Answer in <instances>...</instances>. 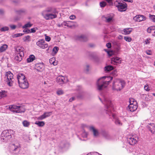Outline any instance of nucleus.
<instances>
[{"label":"nucleus","instance_id":"obj_1","mask_svg":"<svg viewBox=\"0 0 155 155\" xmlns=\"http://www.w3.org/2000/svg\"><path fill=\"white\" fill-rule=\"evenodd\" d=\"M101 97H99V99L105 105V110L106 111V114L111 117L110 118L113 117L114 120V121L116 124L119 126L122 125V123L113 112V107L111 101L106 96L101 94Z\"/></svg>","mask_w":155,"mask_h":155},{"label":"nucleus","instance_id":"obj_2","mask_svg":"<svg viewBox=\"0 0 155 155\" xmlns=\"http://www.w3.org/2000/svg\"><path fill=\"white\" fill-rule=\"evenodd\" d=\"M113 78L111 77L104 76L101 78L97 81V89L100 91L103 90L107 87Z\"/></svg>","mask_w":155,"mask_h":155},{"label":"nucleus","instance_id":"obj_3","mask_svg":"<svg viewBox=\"0 0 155 155\" xmlns=\"http://www.w3.org/2000/svg\"><path fill=\"white\" fill-rule=\"evenodd\" d=\"M125 84V81L122 79H114L112 83V89L114 91H120L124 87Z\"/></svg>","mask_w":155,"mask_h":155},{"label":"nucleus","instance_id":"obj_4","mask_svg":"<svg viewBox=\"0 0 155 155\" xmlns=\"http://www.w3.org/2000/svg\"><path fill=\"white\" fill-rule=\"evenodd\" d=\"M15 54L14 60L17 62L20 61L22 59V58L24 56V48L21 46H17L15 49Z\"/></svg>","mask_w":155,"mask_h":155},{"label":"nucleus","instance_id":"obj_5","mask_svg":"<svg viewBox=\"0 0 155 155\" xmlns=\"http://www.w3.org/2000/svg\"><path fill=\"white\" fill-rule=\"evenodd\" d=\"M51 9L48 8L43 11L41 13V15L46 20L52 19L57 17V15L55 13H51Z\"/></svg>","mask_w":155,"mask_h":155},{"label":"nucleus","instance_id":"obj_6","mask_svg":"<svg viewBox=\"0 0 155 155\" xmlns=\"http://www.w3.org/2000/svg\"><path fill=\"white\" fill-rule=\"evenodd\" d=\"M13 134V131L12 130H4L1 134V139L4 141H7L12 137V134Z\"/></svg>","mask_w":155,"mask_h":155},{"label":"nucleus","instance_id":"obj_7","mask_svg":"<svg viewBox=\"0 0 155 155\" xmlns=\"http://www.w3.org/2000/svg\"><path fill=\"white\" fill-rule=\"evenodd\" d=\"M9 110L15 113H22L25 111V107L23 106L11 105L9 107Z\"/></svg>","mask_w":155,"mask_h":155},{"label":"nucleus","instance_id":"obj_8","mask_svg":"<svg viewBox=\"0 0 155 155\" xmlns=\"http://www.w3.org/2000/svg\"><path fill=\"white\" fill-rule=\"evenodd\" d=\"M116 7L117 8L118 10L120 12L125 11L127 9V5L126 3L122 1L117 0L114 3Z\"/></svg>","mask_w":155,"mask_h":155},{"label":"nucleus","instance_id":"obj_9","mask_svg":"<svg viewBox=\"0 0 155 155\" xmlns=\"http://www.w3.org/2000/svg\"><path fill=\"white\" fill-rule=\"evenodd\" d=\"M130 104L128 106V110L131 112H134L137 108V103L134 99H129Z\"/></svg>","mask_w":155,"mask_h":155},{"label":"nucleus","instance_id":"obj_10","mask_svg":"<svg viewBox=\"0 0 155 155\" xmlns=\"http://www.w3.org/2000/svg\"><path fill=\"white\" fill-rule=\"evenodd\" d=\"M5 78H6V82L8 85L10 86H12L13 79V74L10 71L7 72L5 74Z\"/></svg>","mask_w":155,"mask_h":155},{"label":"nucleus","instance_id":"obj_11","mask_svg":"<svg viewBox=\"0 0 155 155\" xmlns=\"http://www.w3.org/2000/svg\"><path fill=\"white\" fill-rule=\"evenodd\" d=\"M21 150L20 144H13L11 146V150L12 153L14 154H18Z\"/></svg>","mask_w":155,"mask_h":155},{"label":"nucleus","instance_id":"obj_12","mask_svg":"<svg viewBox=\"0 0 155 155\" xmlns=\"http://www.w3.org/2000/svg\"><path fill=\"white\" fill-rule=\"evenodd\" d=\"M138 138L137 137L132 136L127 138L128 142L131 145H134L138 141Z\"/></svg>","mask_w":155,"mask_h":155},{"label":"nucleus","instance_id":"obj_13","mask_svg":"<svg viewBox=\"0 0 155 155\" xmlns=\"http://www.w3.org/2000/svg\"><path fill=\"white\" fill-rule=\"evenodd\" d=\"M36 45L41 48L45 49L48 47V45L47 44L45 43V40L44 39H40L36 43Z\"/></svg>","mask_w":155,"mask_h":155},{"label":"nucleus","instance_id":"obj_14","mask_svg":"<svg viewBox=\"0 0 155 155\" xmlns=\"http://www.w3.org/2000/svg\"><path fill=\"white\" fill-rule=\"evenodd\" d=\"M111 63L114 65H117L118 64H120L122 59L117 57H113L111 58Z\"/></svg>","mask_w":155,"mask_h":155},{"label":"nucleus","instance_id":"obj_15","mask_svg":"<svg viewBox=\"0 0 155 155\" xmlns=\"http://www.w3.org/2000/svg\"><path fill=\"white\" fill-rule=\"evenodd\" d=\"M19 86L22 89H25L27 88L29 85V84L27 79H25V80L18 83Z\"/></svg>","mask_w":155,"mask_h":155},{"label":"nucleus","instance_id":"obj_16","mask_svg":"<svg viewBox=\"0 0 155 155\" xmlns=\"http://www.w3.org/2000/svg\"><path fill=\"white\" fill-rule=\"evenodd\" d=\"M134 20L137 22H140L146 20L145 16L142 15H137L133 18Z\"/></svg>","mask_w":155,"mask_h":155},{"label":"nucleus","instance_id":"obj_17","mask_svg":"<svg viewBox=\"0 0 155 155\" xmlns=\"http://www.w3.org/2000/svg\"><path fill=\"white\" fill-rule=\"evenodd\" d=\"M17 76L18 83L25 80V79H27L24 74L22 73L18 74H17Z\"/></svg>","mask_w":155,"mask_h":155},{"label":"nucleus","instance_id":"obj_18","mask_svg":"<svg viewBox=\"0 0 155 155\" xmlns=\"http://www.w3.org/2000/svg\"><path fill=\"white\" fill-rule=\"evenodd\" d=\"M114 15L113 14H110L104 16V18L106 21L107 22H110L113 21Z\"/></svg>","mask_w":155,"mask_h":155},{"label":"nucleus","instance_id":"obj_19","mask_svg":"<svg viewBox=\"0 0 155 155\" xmlns=\"http://www.w3.org/2000/svg\"><path fill=\"white\" fill-rule=\"evenodd\" d=\"M52 113V112H48L44 113L43 114L40 116L38 117V120H42L50 116Z\"/></svg>","mask_w":155,"mask_h":155},{"label":"nucleus","instance_id":"obj_20","mask_svg":"<svg viewBox=\"0 0 155 155\" xmlns=\"http://www.w3.org/2000/svg\"><path fill=\"white\" fill-rule=\"evenodd\" d=\"M89 130L93 132L94 137H97L99 135V132L98 130L95 129L94 127H90Z\"/></svg>","mask_w":155,"mask_h":155},{"label":"nucleus","instance_id":"obj_21","mask_svg":"<svg viewBox=\"0 0 155 155\" xmlns=\"http://www.w3.org/2000/svg\"><path fill=\"white\" fill-rule=\"evenodd\" d=\"M35 66L36 70L38 71L41 72L44 69V67L43 63L37 64Z\"/></svg>","mask_w":155,"mask_h":155},{"label":"nucleus","instance_id":"obj_22","mask_svg":"<svg viewBox=\"0 0 155 155\" xmlns=\"http://www.w3.org/2000/svg\"><path fill=\"white\" fill-rule=\"evenodd\" d=\"M65 78L62 76H59L56 78V81L59 84H63L65 80Z\"/></svg>","mask_w":155,"mask_h":155},{"label":"nucleus","instance_id":"obj_23","mask_svg":"<svg viewBox=\"0 0 155 155\" xmlns=\"http://www.w3.org/2000/svg\"><path fill=\"white\" fill-rule=\"evenodd\" d=\"M148 127L149 130L152 133L155 132V124L153 123H150L148 126Z\"/></svg>","mask_w":155,"mask_h":155},{"label":"nucleus","instance_id":"obj_24","mask_svg":"<svg viewBox=\"0 0 155 155\" xmlns=\"http://www.w3.org/2000/svg\"><path fill=\"white\" fill-rule=\"evenodd\" d=\"M77 39L81 41H87V37L84 35H81L77 36Z\"/></svg>","mask_w":155,"mask_h":155},{"label":"nucleus","instance_id":"obj_25","mask_svg":"<svg viewBox=\"0 0 155 155\" xmlns=\"http://www.w3.org/2000/svg\"><path fill=\"white\" fill-rule=\"evenodd\" d=\"M16 12L18 15H25L27 12L26 10L24 9H21L16 10Z\"/></svg>","mask_w":155,"mask_h":155},{"label":"nucleus","instance_id":"obj_26","mask_svg":"<svg viewBox=\"0 0 155 155\" xmlns=\"http://www.w3.org/2000/svg\"><path fill=\"white\" fill-rule=\"evenodd\" d=\"M132 28H128L124 29L123 31L124 35H128L132 31Z\"/></svg>","mask_w":155,"mask_h":155},{"label":"nucleus","instance_id":"obj_27","mask_svg":"<svg viewBox=\"0 0 155 155\" xmlns=\"http://www.w3.org/2000/svg\"><path fill=\"white\" fill-rule=\"evenodd\" d=\"M105 71L106 72H108L113 69L114 68L111 65H108L105 67L104 68Z\"/></svg>","mask_w":155,"mask_h":155},{"label":"nucleus","instance_id":"obj_28","mask_svg":"<svg viewBox=\"0 0 155 155\" xmlns=\"http://www.w3.org/2000/svg\"><path fill=\"white\" fill-rule=\"evenodd\" d=\"M35 59V57L33 55H31L27 59V62L29 63L33 61Z\"/></svg>","mask_w":155,"mask_h":155},{"label":"nucleus","instance_id":"obj_29","mask_svg":"<svg viewBox=\"0 0 155 155\" xmlns=\"http://www.w3.org/2000/svg\"><path fill=\"white\" fill-rule=\"evenodd\" d=\"M49 62L51 64H53L54 65H56L57 64V62L55 61V58L54 57L49 59Z\"/></svg>","mask_w":155,"mask_h":155},{"label":"nucleus","instance_id":"obj_30","mask_svg":"<svg viewBox=\"0 0 155 155\" xmlns=\"http://www.w3.org/2000/svg\"><path fill=\"white\" fill-rule=\"evenodd\" d=\"M8 48V46L6 44L3 45L0 47V52H3L5 51Z\"/></svg>","mask_w":155,"mask_h":155},{"label":"nucleus","instance_id":"obj_31","mask_svg":"<svg viewBox=\"0 0 155 155\" xmlns=\"http://www.w3.org/2000/svg\"><path fill=\"white\" fill-rule=\"evenodd\" d=\"M35 124L39 127H42L45 125V123L44 121H36Z\"/></svg>","mask_w":155,"mask_h":155},{"label":"nucleus","instance_id":"obj_32","mask_svg":"<svg viewBox=\"0 0 155 155\" xmlns=\"http://www.w3.org/2000/svg\"><path fill=\"white\" fill-rule=\"evenodd\" d=\"M7 96L6 91H0V99Z\"/></svg>","mask_w":155,"mask_h":155},{"label":"nucleus","instance_id":"obj_33","mask_svg":"<svg viewBox=\"0 0 155 155\" xmlns=\"http://www.w3.org/2000/svg\"><path fill=\"white\" fill-rule=\"evenodd\" d=\"M23 125L25 127H28L30 125V123L28 121L25 120L22 122Z\"/></svg>","mask_w":155,"mask_h":155},{"label":"nucleus","instance_id":"obj_34","mask_svg":"<svg viewBox=\"0 0 155 155\" xmlns=\"http://www.w3.org/2000/svg\"><path fill=\"white\" fill-rule=\"evenodd\" d=\"M90 70V66L88 64H86L84 68V71L85 73H88Z\"/></svg>","mask_w":155,"mask_h":155},{"label":"nucleus","instance_id":"obj_35","mask_svg":"<svg viewBox=\"0 0 155 155\" xmlns=\"http://www.w3.org/2000/svg\"><path fill=\"white\" fill-rule=\"evenodd\" d=\"M32 25L29 22L25 24L24 25L22 26L23 28H26L28 27H30Z\"/></svg>","mask_w":155,"mask_h":155},{"label":"nucleus","instance_id":"obj_36","mask_svg":"<svg viewBox=\"0 0 155 155\" xmlns=\"http://www.w3.org/2000/svg\"><path fill=\"white\" fill-rule=\"evenodd\" d=\"M59 50L58 47H54L53 49V52H54L55 54H56L58 52Z\"/></svg>","mask_w":155,"mask_h":155},{"label":"nucleus","instance_id":"obj_37","mask_svg":"<svg viewBox=\"0 0 155 155\" xmlns=\"http://www.w3.org/2000/svg\"><path fill=\"white\" fill-rule=\"evenodd\" d=\"M30 36L28 35L27 36H26L24 37L23 38V40L24 41H30Z\"/></svg>","mask_w":155,"mask_h":155},{"label":"nucleus","instance_id":"obj_38","mask_svg":"<svg viewBox=\"0 0 155 155\" xmlns=\"http://www.w3.org/2000/svg\"><path fill=\"white\" fill-rule=\"evenodd\" d=\"M9 30V28L8 27L5 26L1 28L0 31H8Z\"/></svg>","mask_w":155,"mask_h":155},{"label":"nucleus","instance_id":"obj_39","mask_svg":"<svg viewBox=\"0 0 155 155\" xmlns=\"http://www.w3.org/2000/svg\"><path fill=\"white\" fill-rule=\"evenodd\" d=\"M108 4L109 6H112L113 4V0H104Z\"/></svg>","mask_w":155,"mask_h":155},{"label":"nucleus","instance_id":"obj_40","mask_svg":"<svg viewBox=\"0 0 155 155\" xmlns=\"http://www.w3.org/2000/svg\"><path fill=\"white\" fill-rule=\"evenodd\" d=\"M124 38L127 41L130 42L132 41V38L130 37L127 36H125Z\"/></svg>","mask_w":155,"mask_h":155},{"label":"nucleus","instance_id":"obj_41","mask_svg":"<svg viewBox=\"0 0 155 155\" xmlns=\"http://www.w3.org/2000/svg\"><path fill=\"white\" fill-rule=\"evenodd\" d=\"M150 18L153 22H155V15H149Z\"/></svg>","mask_w":155,"mask_h":155},{"label":"nucleus","instance_id":"obj_42","mask_svg":"<svg viewBox=\"0 0 155 155\" xmlns=\"http://www.w3.org/2000/svg\"><path fill=\"white\" fill-rule=\"evenodd\" d=\"M87 135V133L85 131H83V133L81 134L82 136L84 138H86Z\"/></svg>","mask_w":155,"mask_h":155},{"label":"nucleus","instance_id":"obj_43","mask_svg":"<svg viewBox=\"0 0 155 155\" xmlns=\"http://www.w3.org/2000/svg\"><path fill=\"white\" fill-rule=\"evenodd\" d=\"M100 6L101 7H104L106 5V3L104 2H102L100 3Z\"/></svg>","mask_w":155,"mask_h":155},{"label":"nucleus","instance_id":"obj_44","mask_svg":"<svg viewBox=\"0 0 155 155\" xmlns=\"http://www.w3.org/2000/svg\"><path fill=\"white\" fill-rule=\"evenodd\" d=\"M61 26H62V27H64L65 26H68V23L67 22L64 21L61 24Z\"/></svg>","mask_w":155,"mask_h":155},{"label":"nucleus","instance_id":"obj_45","mask_svg":"<svg viewBox=\"0 0 155 155\" xmlns=\"http://www.w3.org/2000/svg\"><path fill=\"white\" fill-rule=\"evenodd\" d=\"M106 51L107 52L108 54L110 56H111L114 54V52L113 51H107V49L104 50Z\"/></svg>","mask_w":155,"mask_h":155},{"label":"nucleus","instance_id":"obj_46","mask_svg":"<svg viewBox=\"0 0 155 155\" xmlns=\"http://www.w3.org/2000/svg\"><path fill=\"white\" fill-rule=\"evenodd\" d=\"M153 27H150L149 28H148L147 29V32L149 33H151V31L152 30H153Z\"/></svg>","mask_w":155,"mask_h":155},{"label":"nucleus","instance_id":"obj_47","mask_svg":"<svg viewBox=\"0 0 155 155\" xmlns=\"http://www.w3.org/2000/svg\"><path fill=\"white\" fill-rule=\"evenodd\" d=\"M146 53L149 55H151L152 54V52L151 50H148L146 51Z\"/></svg>","mask_w":155,"mask_h":155},{"label":"nucleus","instance_id":"obj_48","mask_svg":"<svg viewBox=\"0 0 155 155\" xmlns=\"http://www.w3.org/2000/svg\"><path fill=\"white\" fill-rule=\"evenodd\" d=\"M23 35H24V34H22V33H18V34H15L14 35V37H18L19 36H21Z\"/></svg>","mask_w":155,"mask_h":155},{"label":"nucleus","instance_id":"obj_49","mask_svg":"<svg viewBox=\"0 0 155 155\" xmlns=\"http://www.w3.org/2000/svg\"><path fill=\"white\" fill-rule=\"evenodd\" d=\"M45 40L48 41H49L51 40V38L50 37L47 36L46 35H45Z\"/></svg>","mask_w":155,"mask_h":155},{"label":"nucleus","instance_id":"obj_50","mask_svg":"<svg viewBox=\"0 0 155 155\" xmlns=\"http://www.w3.org/2000/svg\"><path fill=\"white\" fill-rule=\"evenodd\" d=\"M57 93L58 95H61L63 94V91L61 90H60L58 91H57Z\"/></svg>","mask_w":155,"mask_h":155},{"label":"nucleus","instance_id":"obj_51","mask_svg":"<svg viewBox=\"0 0 155 155\" xmlns=\"http://www.w3.org/2000/svg\"><path fill=\"white\" fill-rule=\"evenodd\" d=\"M144 89L145 90L147 91H149L150 90V89L149 88V86L148 85L146 84L144 87Z\"/></svg>","mask_w":155,"mask_h":155},{"label":"nucleus","instance_id":"obj_52","mask_svg":"<svg viewBox=\"0 0 155 155\" xmlns=\"http://www.w3.org/2000/svg\"><path fill=\"white\" fill-rule=\"evenodd\" d=\"M9 26L12 29H15L16 27V25H10Z\"/></svg>","mask_w":155,"mask_h":155},{"label":"nucleus","instance_id":"obj_53","mask_svg":"<svg viewBox=\"0 0 155 155\" xmlns=\"http://www.w3.org/2000/svg\"><path fill=\"white\" fill-rule=\"evenodd\" d=\"M23 32L28 33L30 32V30L29 29H25L23 30Z\"/></svg>","mask_w":155,"mask_h":155},{"label":"nucleus","instance_id":"obj_54","mask_svg":"<svg viewBox=\"0 0 155 155\" xmlns=\"http://www.w3.org/2000/svg\"><path fill=\"white\" fill-rule=\"evenodd\" d=\"M76 17L74 15H72L70 16V18L71 19L74 20L75 19Z\"/></svg>","mask_w":155,"mask_h":155},{"label":"nucleus","instance_id":"obj_55","mask_svg":"<svg viewBox=\"0 0 155 155\" xmlns=\"http://www.w3.org/2000/svg\"><path fill=\"white\" fill-rule=\"evenodd\" d=\"M106 46L107 48H110L111 47V44L110 42L108 43L107 44Z\"/></svg>","mask_w":155,"mask_h":155},{"label":"nucleus","instance_id":"obj_56","mask_svg":"<svg viewBox=\"0 0 155 155\" xmlns=\"http://www.w3.org/2000/svg\"><path fill=\"white\" fill-rule=\"evenodd\" d=\"M36 31V30L35 28H31L30 30V32L31 33H34Z\"/></svg>","mask_w":155,"mask_h":155},{"label":"nucleus","instance_id":"obj_57","mask_svg":"<svg viewBox=\"0 0 155 155\" xmlns=\"http://www.w3.org/2000/svg\"><path fill=\"white\" fill-rule=\"evenodd\" d=\"M150 40V39H149V38H147L145 40V42L146 44H147L150 43V42L149 41Z\"/></svg>","mask_w":155,"mask_h":155},{"label":"nucleus","instance_id":"obj_58","mask_svg":"<svg viewBox=\"0 0 155 155\" xmlns=\"http://www.w3.org/2000/svg\"><path fill=\"white\" fill-rule=\"evenodd\" d=\"M149 155H155V151L150 152Z\"/></svg>","mask_w":155,"mask_h":155},{"label":"nucleus","instance_id":"obj_59","mask_svg":"<svg viewBox=\"0 0 155 155\" xmlns=\"http://www.w3.org/2000/svg\"><path fill=\"white\" fill-rule=\"evenodd\" d=\"M89 46L91 47H93L95 46V45L92 43H90L89 44Z\"/></svg>","mask_w":155,"mask_h":155},{"label":"nucleus","instance_id":"obj_60","mask_svg":"<svg viewBox=\"0 0 155 155\" xmlns=\"http://www.w3.org/2000/svg\"><path fill=\"white\" fill-rule=\"evenodd\" d=\"M75 99V97H73L69 99V101L70 102H72Z\"/></svg>","mask_w":155,"mask_h":155},{"label":"nucleus","instance_id":"obj_61","mask_svg":"<svg viewBox=\"0 0 155 155\" xmlns=\"http://www.w3.org/2000/svg\"><path fill=\"white\" fill-rule=\"evenodd\" d=\"M104 136L106 138H108V137H110V135L108 134L107 133H105V135H104Z\"/></svg>","mask_w":155,"mask_h":155},{"label":"nucleus","instance_id":"obj_62","mask_svg":"<svg viewBox=\"0 0 155 155\" xmlns=\"http://www.w3.org/2000/svg\"><path fill=\"white\" fill-rule=\"evenodd\" d=\"M4 13V11L3 10L0 9V14L2 15Z\"/></svg>","mask_w":155,"mask_h":155},{"label":"nucleus","instance_id":"obj_63","mask_svg":"<svg viewBox=\"0 0 155 155\" xmlns=\"http://www.w3.org/2000/svg\"><path fill=\"white\" fill-rule=\"evenodd\" d=\"M114 75H117V72L116 71H114Z\"/></svg>","mask_w":155,"mask_h":155},{"label":"nucleus","instance_id":"obj_64","mask_svg":"<svg viewBox=\"0 0 155 155\" xmlns=\"http://www.w3.org/2000/svg\"><path fill=\"white\" fill-rule=\"evenodd\" d=\"M153 94V96H155V93H153V94Z\"/></svg>","mask_w":155,"mask_h":155}]
</instances>
